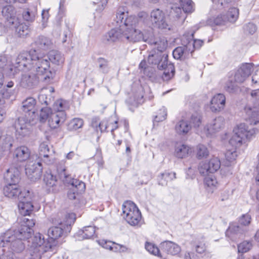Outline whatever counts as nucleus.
Wrapping results in <instances>:
<instances>
[{"instance_id": "obj_4", "label": "nucleus", "mask_w": 259, "mask_h": 259, "mask_svg": "<svg viewBox=\"0 0 259 259\" xmlns=\"http://www.w3.org/2000/svg\"><path fill=\"white\" fill-rule=\"evenodd\" d=\"M234 134L229 143L235 148L239 147L246 139L249 140L258 132L257 128H249L245 123H240L234 129Z\"/></svg>"}, {"instance_id": "obj_50", "label": "nucleus", "mask_w": 259, "mask_h": 259, "mask_svg": "<svg viewBox=\"0 0 259 259\" xmlns=\"http://www.w3.org/2000/svg\"><path fill=\"white\" fill-rule=\"evenodd\" d=\"M148 62L149 64L157 65L158 68V64L161 65L163 61H162L161 54L155 53L150 54L148 58Z\"/></svg>"}, {"instance_id": "obj_16", "label": "nucleus", "mask_w": 259, "mask_h": 259, "mask_svg": "<svg viewBox=\"0 0 259 259\" xmlns=\"http://www.w3.org/2000/svg\"><path fill=\"white\" fill-rule=\"evenodd\" d=\"M40 58L45 59L48 62V68L42 71V74L50 72V62L53 64L60 66L64 63L65 60L64 56L60 52L56 50H52L48 53L47 56H40Z\"/></svg>"}, {"instance_id": "obj_41", "label": "nucleus", "mask_w": 259, "mask_h": 259, "mask_svg": "<svg viewBox=\"0 0 259 259\" xmlns=\"http://www.w3.org/2000/svg\"><path fill=\"white\" fill-rule=\"evenodd\" d=\"M79 235L82 236V239H89L92 238L95 233L94 227L89 226L85 227L81 231H79Z\"/></svg>"}, {"instance_id": "obj_43", "label": "nucleus", "mask_w": 259, "mask_h": 259, "mask_svg": "<svg viewBox=\"0 0 259 259\" xmlns=\"http://www.w3.org/2000/svg\"><path fill=\"white\" fill-rule=\"evenodd\" d=\"M227 22L225 16L219 15L215 18H210L207 20V24L211 26L224 25Z\"/></svg>"}, {"instance_id": "obj_54", "label": "nucleus", "mask_w": 259, "mask_h": 259, "mask_svg": "<svg viewBox=\"0 0 259 259\" xmlns=\"http://www.w3.org/2000/svg\"><path fill=\"white\" fill-rule=\"evenodd\" d=\"M145 249L151 254L161 256L159 248L154 244L150 242L145 243Z\"/></svg>"}, {"instance_id": "obj_9", "label": "nucleus", "mask_w": 259, "mask_h": 259, "mask_svg": "<svg viewBox=\"0 0 259 259\" xmlns=\"http://www.w3.org/2000/svg\"><path fill=\"white\" fill-rule=\"evenodd\" d=\"M37 155L32 156L25 165V173L28 178L32 181L39 180L42 174L41 160L37 159Z\"/></svg>"}, {"instance_id": "obj_18", "label": "nucleus", "mask_w": 259, "mask_h": 259, "mask_svg": "<svg viewBox=\"0 0 259 259\" xmlns=\"http://www.w3.org/2000/svg\"><path fill=\"white\" fill-rule=\"evenodd\" d=\"M224 117L219 116L211 120L204 127V132L207 136L212 135L222 130L225 126Z\"/></svg>"}, {"instance_id": "obj_34", "label": "nucleus", "mask_w": 259, "mask_h": 259, "mask_svg": "<svg viewBox=\"0 0 259 259\" xmlns=\"http://www.w3.org/2000/svg\"><path fill=\"white\" fill-rule=\"evenodd\" d=\"M245 231L243 227L234 223L230 224L226 232V235L230 238H233L235 235L242 234Z\"/></svg>"}, {"instance_id": "obj_26", "label": "nucleus", "mask_w": 259, "mask_h": 259, "mask_svg": "<svg viewBox=\"0 0 259 259\" xmlns=\"http://www.w3.org/2000/svg\"><path fill=\"white\" fill-rule=\"evenodd\" d=\"M42 235L40 233H36L33 238L32 243L35 247H39L38 251L47 252L49 251L51 248V245L46 242Z\"/></svg>"}, {"instance_id": "obj_51", "label": "nucleus", "mask_w": 259, "mask_h": 259, "mask_svg": "<svg viewBox=\"0 0 259 259\" xmlns=\"http://www.w3.org/2000/svg\"><path fill=\"white\" fill-rule=\"evenodd\" d=\"M83 125V121L82 119L75 118L72 119L68 124V128L70 130H77L81 128Z\"/></svg>"}, {"instance_id": "obj_25", "label": "nucleus", "mask_w": 259, "mask_h": 259, "mask_svg": "<svg viewBox=\"0 0 259 259\" xmlns=\"http://www.w3.org/2000/svg\"><path fill=\"white\" fill-rule=\"evenodd\" d=\"M4 194L7 197L11 198L19 199V195H21L23 190H21L19 186L16 184H8L3 189Z\"/></svg>"}, {"instance_id": "obj_57", "label": "nucleus", "mask_w": 259, "mask_h": 259, "mask_svg": "<svg viewBox=\"0 0 259 259\" xmlns=\"http://www.w3.org/2000/svg\"><path fill=\"white\" fill-rule=\"evenodd\" d=\"M252 247V244L249 241H243L238 246V250L239 252H246L249 251Z\"/></svg>"}, {"instance_id": "obj_10", "label": "nucleus", "mask_w": 259, "mask_h": 259, "mask_svg": "<svg viewBox=\"0 0 259 259\" xmlns=\"http://www.w3.org/2000/svg\"><path fill=\"white\" fill-rule=\"evenodd\" d=\"M140 32L143 37L140 41L147 42L160 52L164 51L166 49L167 43L165 38L163 37H153L151 29L143 31L140 29Z\"/></svg>"}, {"instance_id": "obj_21", "label": "nucleus", "mask_w": 259, "mask_h": 259, "mask_svg": "<svg viewBox=\"0 0 259 259\" xmlns=\"http://www.w3.org/2000/svg\"><path fill=\"white\" fill-rule=\"evenodd\" d=\"M226 97L223 94L214 95L210 101V109L213 112L223 110L225 106Z\"/></svg>"}, {"instance_id": "obj_59", "label": "nucleus", "mask_w": 259, "mask_h": 259, "mask_svg": "<svg viewBox=\"0 0 259 259\" xmlns=\"http://www.w3.org/2000/svg\"><path fill=\"white\" fill-rule=\"evenodd\" d=\"M251 216L248 213L243 214L239 219V223L242 226H246L250 224Z\"/></svg>"}, {"instance_id": "obj_29", "label": "nucleus", "mask_w": 259, "mask_h": 259, "mask_svg": "<svg viewBox=\"0 0 259 259\" xmlns=\"http://www.w3.org/2000/svg\"><path fill=\"white\" fill-rule=\"evenodd\" d=\"M4 179L8 184H16L19 180V171L15 167L8 169L4 174Z\"/></svg>"}, {"instance_id": "obj_37", "label": "nucleus", "mask_w": 259, "mask_h": 259, "mask_svg": "<svg viewBox=\"0 0 259 259\" xmlns=\"http://www.w3.org/2000/svg\"><path fill=\"white\" fill-rule=\"evenodd\" d=\"M192 244L195 248V251L198 253H203L206 249V246L203 237L196 238L195 240L193 241Z\"/></svg>"}, {"instance_id": "obj_42", "label": "nucleus", "mask_w": 259, "mask_h": 259, "mask_svg": "<svg viewBox=\"0 0 259 259\" xmlns=\"http://www.w3.org/2000/svg\"><path fill=\"white\" fill-rule=\"evenodd\" d=\"M127 17H129V16H127V13H125L124 11H122V9H119L117 10L116 18L114 20V21L116 23V26L121 28V26L123 25L124 20Z\"/></svg>"}, {"instance_id": "obj_45", "label": "nucleus", "mask_w": 259, "mask_h": 259, "mask_svg": "<svg viewBox=\"0 0 259 259\" xmlns=\"http://www.w3.org/2000/svg\"><path fill=\"white\" fill-rule=\"evenodd\" d=\"M44 181L48 187H52L56 185L57 179L51 172H46L44 175Z\"/></svg>"}, {"instance_id": "obj_35", "label": "nucleus", "mask_w": 259, "mask_h": 259, "mask_svg": "<svg viewBox=\"0 0 259 259\" xmlns=\"http://www.w3.org/2000/svg\"><path fill=\"white\" fill-rule=\"evenodd\" d=\"M36 14V8L30 7L24 10L22 13V17L24 21L31 23L35 20Z\"/></svg>"}, {"instance_id": "obj_53", "label": "nucleus", "mask_w": 259, "mask_h": 259, "mask_svg": "<svg viewBox=\"0 0 259 259\" xmlns=\"http://www.w3.org/2000/svg\"><path fill=\"white\" fill-rule=\"evenodd\" d=\"M180 4L185 13H191L194 10L193 3L191 0H181Z\"/></svg>"}, {"instance_id": "obj_2", "label": "nucleus", "mask_w": 259, "mask_h": 259, "mask_svg": "<svg viewBox=\"0 0 259 259\" xmlns=\"http://www.w3.org/2000/svg\"><path fill=\"white\" fill-rule=\"evenodd\" d=\"M15 72L17 70H34L38 74H42L48 67V62L40 56L35 50H31L29 52L20 53L15 59L14 63Z\"/></svg>"}, {"instance_id": "obj_5", "label": "nucleus", "mask_w": 259, "mask_h": 259, "mask_svg": "<svg viewBox=\"0 0 259 259\" xmlns=\"http://www.w3.org/2000/svg\"><path fill=\"white\" fill-rule=\"evenodd\" d=\"M57 170L60 178L64 182L70 184L71 187L67 193L68 197L70 199H75L76 195L81 193L85 190V184L78 180L71 179L70 176L66 172L65 167L58 166Z\"/></svg>"}, {"instance_id": "obj_15", "label": "nucleus", "mask_w": 259, "mask_h": 259, "mask_svg": "<svg viewBox=\"0 0 259 259\" xmlns=\"http://www.w3.org/2000/svg\"><path fill=\"white\" fill-rule=\"evenodd\" d=\"M29 72L22 74L20 85L24 88L31 89L35 86L39 82V75L43 74H38L35 71L29 70Z\"/></svg>"}, {"instance_id": "obj_7", "label": "nucleus", "mask_w": 259, "mask_h": 259, "mask_svg": "<svg viewBox=\"0 0 259 259\" xmlns=\"http://www.w3.org/2000/svg\"><path fill=\"white\" fill-rule=\"evenodd\" d=\"M2 246L9 245L11 249L15 252L19 253L22 251L25 248L23 240L16 237L15 232L10 229L0 235V245Z\"/></svg>"}, {"instance_id": "obj_48", "label": "nucleus", "mask_w": 259, "mask_h": 259, "mask_svg": "<svg viewBox=\"0 0 259 259\" xmlns=\"http://www.w3.org/2000/svg\"><path fill=\"white\" fill-rule=\"evenodd\" d=\"M167 117V111L164 107H161L156 112L153 119L154 123L164 120Z\"/></svg>"}, {"instance_id": "obj_60", "label": "nucleus", "mask_w": 259, "mask_h": 259, "mask_svg": "<svg viewBox=\"0 0 259 259\" xmlns=\"http://www.w3.org/2000/svg\"><path fill=\"white\" fill-rule=\"evenodd\" d=\"M247 78L238 69L234 73V80L235 82L238 83L243 82Z\"/></svg>"}, {"instance_id": "obj_40", "label": "nucleus", "mask_w": 259, "mask_h": 259, "mask_svg": "<svg viewBox=\"0 0 259 259\" xmlns=\"http://www.w3.org/2000/svg\"><path fill=\"white\" fill-rule=\"evenodd\" d=\"M209 154L207 147L203 144H199L196 148V157L199 159L207 158Z\"/></svg>"}, {"instance_id": "obj_13", "label": "nucleus", "mask_w": 259, "mask_h": 259, "mask_svg": "<svg viewBox=\"0 0 259 259\" xmlns=\"http://www.w3.org/2000/svg\"><path fill=\"white\" fill-rule=\"evenodd\" d=\"M150 21L155 27L161 29H170L165 13L159 9H156L151 11Z\"/></svg>"}, {"instance_id": "obj_17", "label": "nucleus", "mask_w": 259, "mask_h": 259, "mask_svg": "<svg viewBox=\"0 0 259 259\" xmlns=\"http://www.w3.org/2000/svg\"><path fill=\"white\" fill-rule=\"evenodd\" d=\"M36 101L32 97H28L22 103V110L25 113L24 116L30 118V120H36Z\"/></svg>"}, {"instance_id": "obj_3", "label": "nucleus", "mask_w": 259, "mask_h": 259, "mask_svg": "<svg viewBox=\"0 0 259 259\" xmlns=\"http://www.w3.org/2000/svg\"><path fill=\"white\" fill-rule=\"evenodd\" d=\"M75 220V214L74 213H66L62 219L55 218L53 220V223L58 226H54L50 228L48 231V236L53 239H56L63 235L64 231H70L71 224Z\"/></svg>"}, {"instance_id": "obj_6", "label": "nucleus", "mask_w": 259, "mask_h": 259, "mask_svg": "<svg viewBox=\"0 0 259 259\" xmlns=\"http://www.w3.org/2000/svg\"><path fill=\"white\" fill-rule=\"evenodd\" d=\"M123 218L131 226L139 227L141 226L142 215L136 205L131 201H126L122 205Z\"/></svg>"}, {"instance_id": "obj_39", "label": "nucleus", "mask_w": 259, "mask_h": 259, "mask_svg": "<svg viewBox=\"0 0 259 259\" xmlns=\"http://www.w3.org/2000/svg\"><path fill=\"white\" fill-rule=\"evenodd\" d=\"M69 108L68 102L62 99L57 100L53 104V109L55 112H65V111Z\"/></svg>"}, {"instance_id": "obj_8", "label": "nucleus", "mask_w": 259, "mask_h": 259, "mask_svg": "<svg viewBox=\"0 0 259 259\" xmlns=\"http://www.w3.org/2000/svg\"><path fill=\"white\" fill-rule=\"evenodd\" d=\"M36 120H30V118L22 116L16 120L14 123L15 136L17 139L28 136L32 131V126Z\"/></svg>"}, {"instance_id": "obj_23", "label": "nucleus", "mask_w": 259, "mask_h": 259, "mask_svg": "<svg viewBox=\"0 0 259 259\" xmlns=\"http://www.w3.org/2000/svg\"><path fill=\"white\" fill-rule=\"evenodd\" d=\"M194 51L191 49V44L189 42L187 45L176 48L172 52L174 57L176 59L184 60L189 57Z\"/></svg>"}, {"instance_id": "obj_11", "label": "nucleus", "mask_w": 259, "mask_h": 259, "mask_svg": "<svg viewBox=\"0 0 259 259\" xmlns=\"http://www.w3.org/2000/svg\"><path fill=\"white\" fill-rule=\"evenodd\" d=\"M35 222L33 219L23 217L20 222V226L17 230H13L16 237L22 240L29 239L32 234V228L34 226Z\"/></svg>"}, {"instance_id": "obj_63", "label": "nucleus", "mask_w": 259, "mask_h": 259, "mask_svg": "<svg viewBox=\"0 0 259 259\" xmlns=\"http://www.w3.org/2000/svg\"><path fill=\"white\" fill-rule=\"evenodd\" d=\"M244 30L249 34H253L256 30V26L251 23H249L244 26Z\"/></svg>"}, {"instance_id": "obj_27", "label": "nucleus", "mask_w": 259, "mask_h": 259, "mask_svg": "<svg viewBox=\"0 0 259 259\" xmlns=\"http://www.w3.org/2000/svg\"><path fill=\"white\" fill-rule=\"evenodd\" d=\"M65 112H53L48 119V124L52 128L59 126L60 123H63L65 118Z\"/></svg>"}, {"instance_id": "obj_56", "label": "nucleus", "mask_w": 259, "mask_h": 259, "mask_svg": "<svg viewBox=\"0 0 259 259\" xmlns=\"http://www.w3.org/2000/svg\"><path fill=\"white\" fill-rule=\"evenodd\" d=\"M99 67L100 71L103 73L106 74L109 72L108 62L103 58H100L98 60Z\"/></svg>"}, {"instance_id": "obj_62", "label": "nucleus", "mask_w": 259, "mask_h": 259, "mask_svg": "<svg viewBox=\"0 0 259 259\" xmlns=\"http://www.w3.org/2000/svg\"><path fill=\"white\" fill-rule=\"evenodd\" d=\"M98 243L103 248L109 249L110 250L112 249V246L113 244H114V242L105 240H99L98 241Z\"/></svg>"}, {"instance_id": "obj_1", "label": "nucleus", "mask_w": 259, "mask_h": 259, "mask_svg": "<svg viewBox=\"0 0 259 259\" xmlns=\"http://www.w3.org/2000/svg\"><path fill=\"white\" fill-rule=\"evenodd\" d=\"M139 23L136 17H127L121 28L112 29L105 35V39L109 42H113L120 39L132 42L140 41L143 37L140 32Z\"/></svg>"}, {"instance_id": "obj_32", "label": "nucleus", "mask_w": 259, "mask_h": 259, "mask_svg": "<svg viewBox=\"0 0 259 259\" xmlns=\"http://www.w3.org/2000/svg\"><path fill=\"white\" fill-rule=\"evenodd\" d=\"M247 116V120L251 125H256L259 122V111L255 108L246 107L245 108Z\"/></svg>"}, {"instance_id": "obj_36", "label": "nucleus", "mask_w": 259, "mask_h": 259, "mask_svg": "<svg viewBox=\"0 0 259 259\" xmlns=\"http://www.w3.org/2000/svg\"><path fill=\"white\" fill-rule=\"evenodd\" d=\"M175 172H169L165 171L160 174L158 176V181L159 185L161 186H166L168 182L176 179Z\"/></svg>"}, {"instance_id": "obj_12", "label": "nucleus", "mask_w": 259, "mask_h": 259, "mask_svg": "<svg viewBox=\"0 0 259 259\" xmlns=\"http://www.w3.org/2000/svg\"><path fill=\"white\" fill-rule=\"evenodd\" d=\"M18 207L20 213L24 217L29 215L33 210V205L32 203V196L28 190H23L21 195H19Z\"/></svg>"}, {"instance_id": "obj_49", "label": "nucleus", "mask_w": 259, "mask_h": 259, "mask_svg": "<svg viewBox=\"0 0 259 259\" xmlns=\"http://www.w3.org/2000/svg\"><path fill=\"white\" fill-rule=\"evenodd\" d=\"M233 79L232 78H229L224 85L225 90L230 93H235L238 89V86L235 84V81H233Z\"/></svg>"}, {"instance_id": "obj_31", "label": "nucleus", "mask_w": 259, "mask_h": 259, "mask_svg": "<svg viewBox=\"0 0 259 259\" xmlns=\"http://www.w3.org/2000/svg\"><path fill=\"white\" fill-rule=\"evenodd\" d=\"M161 247L164 251L172 255H176L181 251V247L178 244L169 241L161 243Z\"/></svg>"}, {"instance_id": "obj_24", "label": "nucleus", "mask_w": 259, "mask_h": 259, "mask_svg": "<svg viewBox=\"0 0 259 259\" xmlns=\"http://www.w3.org/2000/svg\"><path fill=\"white\" fill-rule=\"evenodd\" d=\"M2 14L10 25L16 26L18 24V19L16 16V11L12 6L8 5L4 7L2 9Z\"/></svg>"}, {"instance_id": "obj_28", "label": "nucleus", "mask_w": 259, "mask_h": 259, "mask_svg": "<svg viewBox=\"0 0 259 259\" xmlns=\"http://www.w3.org/2000/svg\"><path fill=\"white\" fill-rule=\"evenodd\" d=\"M192 153V149L189 146L183 144H177L175 146V155L179 158L187 157Z\"/></svg>"}, {"instance_id": "obj_30", "label": "nucleus", "mask_w": 259, "mask_h": 259, "mask_svg": "<svg viewBox=\"0 0 259 259\" xmlns=\"http://www.w3.org/2000/svg\"><path fill=\"white\" fill-rule=\"evenodd\" d=\"M192 125L187 120H181L175 125V131L180 136H186L191 130Z\"/></svg>"}, {"instance_id": "obj_61", "label": "nucleus", "mask_w": 259, "mask_h": 259, "mask_svg": "<svg viewBox=\"0 0 259 259\" xmlns=\"http://www.w3.org/2000/svg\"><path fill=\"white\" fill-rule=\"evenodd\" d=\"M142 73L152 80H154L156 79V76L154 74V70L151 67H148L147 69H144Z\"/></svg>"}, {"instance_id": "obj_38", "label": "nucleus", "mask_w": 259, "mask_h": 259, "mask_svg": "<svg viewBox=\"0 0 259 259\" xmlns=\"http://www.w3.org/2000/svg\"><path fill=\"white\" fill-rule=\"evenodd\" d=\"M237 156V153L236 149L228 150L225 153L224 165L226 166H231L234 163Z\"/></svg>"}, {"instance_id": "obj_20", "label": "nucleus", "mask_w": 259, "mask_h": 259, "mask_svg": "<svg viewBox=\"0 0 259 259\" xmlns=\"http://www.w3.org/2000/svg\"><path fill=\"white\" fill-rule=\"evenodd\" d=\"M158 68L163 69V72L161 75V78L164 81H168L174 76L175 69L173 64L168 63L166 58L163 60L161 65L158 64Z\"/></svg>"}, {"instance_id": "obj_58", "label": "nucleus", "mask_w": 259, "mask_h": 259, "mask_svg": "<svg viewBox=\"0 0 259 259\" xmlns=\"http://www.w3.org/2000/svg\"><path fill=\"white\" fill-rule=\"evenodd\" d=\"M201 115L198 113H196L192 115L191 122L195 127H198L201 123Z\"/></svg>"}, {"instance_id": "obj_55", "label": "nucleus", "mask_w": 259, "mask_h": 259, "mask_svg": "<svg viewBox=\"0 0 259 259\" xmlns=\"http://www.w3.org/2000/svg\"><path fill=\"white\" fill-rule=\"evenodd\" d=\"M252 68L253 64L250 63H246L242 64V66L239 68V69L245 76H246V77H247L250 75Z\"/></svg>"}, {"instance_id": "obj_22", "label": "nucleus", "mask_w": 259, "mask_h": 259, "mask_svg": "<svg viewBox=\"0 0 259 259\" xmlns=\"http://www.w3.org/2000/svg\"><path fill=\"white\" fill-rule=\"evenodd\" d=\"M29 149L25 146H21L16 148L13 152V156L16 160L19 162H23L27 160H29L32 156H31Z\"/></svg>"}, {"instance_id": "obj_46", "label": "nucleus", "mask_w": 259, "mask_h": 259, "mask_svg": "<svg viewBox=\"0 0 259 259\" xmlns=\"http://www.w3.org/2000/svg\"><path fill=\"white\" fill-rule=\"evenodd\" d=\"M238 15V9L236 8H232L227 12L225 18H227V22H234L237 19Z\"/></svg>"}, {"instance_id": "obj_64", "label": "nucleus", "mask_w": 259, "mask_h": 259, "mask_svg": "<svg viewBox=\"0 0 259 259\" xmlns=\"http://www.w3.org/2000/svg\"><path fill=\"white\" fill-rule=\"evenodd\" d=\"M109 127V123L107 121L103 120L100 122L99 123L98 131L100 130L101 132L104 131H108L107 128Z\"/></svg>"}, {"instance_id": "obj_47", "label": "nucleus", "mask_w": 259, "mask_h": 259, "mask_svg": "<svg viewBox=\"0 0 259 259\" xmlns=\"http://www.w3.org/2000/svg\"><path fill=\"white\" fill-rule=\"evenodd\" d=\"M53 112L51 108L48 107H43L41 109L39 113V120L41 123H44L49 119V117Z\"/></svg>"}, {"instance_id": "obj_52", "label": "nucleus", "mask_w": 259, "mask_h": 259, "mask_svg": "<svg viewBox=\"0 0 259 259\" xmlns=\"http://www.w3.org/2000/svg\"><path fill=\"white\" fill-rule=\"evenodd\" d=\"M204 184L206 186L210 188V189L213 190L216 187L218 182L215 178L213 175L206 176L204 180Z\"/></svg>"}, {"instance_id": "obj_33", "label": "nucleus", "mask_w": 259, "mask_h": 259, "mask_svg": "<svg viewBox=\"0 0 259 259\" xmlns=\"http://www.w3.org/2000/svg\"><path fill=\"white\" fill-rule=\"evenodd\" d=\"M34 44L40 49L46 50L52 48L53 42L48 37L40 35L35 40Z\"/></svg>"}, {"instance_id": "obj_44", "label": "nucleus", "mask_w": 259, "mask_h": 259, "mask_svg": "<svg viewBox=\"0 0 259 259\" xmlns=\"http://www.w3.org/2000/svg\"><path fill=\"white\" fill-rule=\"evenodd\" d=\"M16 32L19 37H24L28 35L30 32L29 26L24 23H22L17 26H15Z\"/></svg>"}, {"instance_id": "obj_14", "label": "nucleus", "mask_w": 259, "mask_h": 259, "mask_svg": "<svg viewBox=\"0 0 259 259\" xmlns=\"http://www.w3.org/2000/svg\"><path fill=\"white\" fill-rule=\"evenodd\" d=\"M221 166V162L217 157L212 158L208 162L202 161L198 166L200 174L206 176L209 174H212L217 171Z\"/></svg>"}, {"instance_id": "obj_19", "label": "nucleus", "mask_w": 259, "mask_h": 259, "mask_svg": "<svg viewBox=\"0 0 259 259\" xmlns=\"http://www.w3.org/2000/svg\"><path fill=\"white\" fill-rule=\"evenodd\" d=\"M53 150H50L47 143L43 142L39 146V156L37 159H40V160L48 165L53 164L54 162V158L53 156Z\"/></svg>"}]
</instances>
